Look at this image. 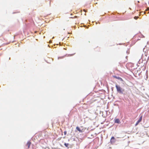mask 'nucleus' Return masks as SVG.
<instances>
[{
    "label": "nucleus",
    "instance_id": "nucleus-13",
    "mask_svg": "<svg viewBox=\"0 0 149 149\" xmlns=\"http://www.w3.org/2000/svg\"><path fill=\"white\" fill-rule=\"evenodd\" d=\"M147 10H149V8H148Z\"/></svg>",
    "mask_w": 149,
    "mask_h": 149
},
{
    "label": "nucleus",
    "instance_id": "nucleus-4",
    "mask_svg": "<svg viewBox=\"0 0 149 149\" xmlns=\"http://www.w3.org/2000/svg\"><path fill=\"white\" fill-rule=\"evenodd\" d=\"M114 122L115 123H118V124L120 123V121L118 119H115V120Z\"/></svg>",
    "mask_w": 149,
    "mask_h": 149
},
{
    "label": "nucleus",
    "instance_id": "nucleus-9",
    "mask_svg": "<svg viewBox=\"0 0 149 149\" xmlns=\"http://www.w3.org/2000/svg\"><path fill=\"white\" fill-rule=\"evenodd\" d=\"M138 17L136 16H135L134 17V19H137L138 18Z\"/></svg>",
    "mask_w": 149,
    "mask_h": 149
},
{
    "label": "nucleus",
    "instance_id": "nucleus-5",
    "mask_svg": "<svg viewBox=\"0 0 149 149\" xmlns=\"http://www.w3.org/2000/svg\"><path fill=\"white\" fill-rule=\"evenodd\" d=\"M76 129L78 131L80 132H83L82 130H81L80 128L78 127H76Z\"/></svg>",
    "mask_w": 149,
    "mask_h": 149
},
{
    "label": "nucleus",
    "instance_id": "nucleus-8",
    "mask_svg": "<svg viewBox=\"0 0 149 149\" xmlns=\"http://www.w3.org/2000/svg\"><path fill=\"white\" fill-rule=\"evenodd\" d=\"M64 145L67 148H68V146L69 145V144L68 143H64Z\"/></svg>",
    "mask_w": 149,
    "mask_h": 149
},
{
    "label": "nucleus",
    "instance_id": "nucleus-1",
    "mask_svg": "<svg viewBox=\"0 0 149 149\" xmlns=\"http://www.w3.org/2000/svg\"><path fill=\"white\" fill-rule=\"evenodd\" d=\"M116 88L117 91L120 93H123L124 91V89H122L119 86L117 85H116Z\"/></svg>",
    "mask_w": 149,
    "mask_h": 149
},
{
    "label": "nucleus",
    "instance_id": "nucleus-3",
    "mask_svg": "<svg viewBox=\"0 0 149 149\" xmlns=\"http://www.w3.org/2000/svg\"><path fill=\"white\" fill-rule=\"evenodd\" d=\"M113 77L114 78H115L116 79H117L118 80H119L121 81H123V79L122 78H121L119 77H117L116 76H113Z\"/></svg>",
    "mask_w": 149,
    "mask_h": 149
},
{
    "label": "nucleus",
    "instance_id": "nucleus-6",
    "mask_svg": "<svg viewBox=\"0 0 149 149\" xmlns=\"http://www.w3.org/2000/svg\"><path fill=\"white\" fill-rule=\"evenodd\" d=\"M31 144V142L30 141H28L26 144V146H28V148H29L30 147V146Z\"/></svg>",
    "mask_w": 149,
    "mask_h": 149
},
{
    "label": "nucleus",
    "instance_id": "nucleus-10",
    "mask_svg": "<svg viewBox=\"0 0 149 149\" xmlns=\"http://www.w3.org/2000/svg\"><path fill=\"white\" fill-rule=\"evenodd\" d=\"M64 135H66V133H67V132H66V131H64Z\"/></svg>",
    "mask_w": 149,
    "mask_h": 149
},
{
    "label": "nucleus",
    "instance_id": "nucleus-11",
    "mask_svg": "<svg viewBox=\"0 0 149 149\" xmlns=\"http://www.w3.org/2000/svg\"><path fill=\"white\" fill-rule=\"evenodd\" d=\"M139 123H138V122L137 121L135 125V126H136L137 125H138V124Z\"/></svg>",
    "mask_w": 149,
    "mask_h": 149
},
{
    "label": "nucleus",
    "instance_id": "nucleus-7",
    "mask_svg": "<svg viewBox=\"0 0 149 149\" xmlns=\"http://www.w3.org/2000/svg\"><path fill=\"white\" fill-rule=\"evenodd\" d=\"M142 115H141V117H140L139 119V120L137 121L138 123H139L140 122H141L142 120Z\"/></svg>",
    "mask_w": 149,
    "mask_h": 149
},
{
    "label": "nucleus",
    "instance_id": "nucleus-12",
    "mask_svg": "<svg viewBox=\"0 0 149 149\" xmlns=\"http://www.w3.org/2000/svg\"><path fill=\"white\" fill-rule=\"evenodd\" d=\"M83 11H84L85 12H86V10H85V9H84V10H83Z\"/></svg>",
    "mask_w": 149,
    "mask_h": 149
},
{
    "label": "nucleus",
    "instance_id": "nucleus-2",
    "mask_svg": "<svg viewBox=\"0 0 149 149\" xmlns=\"http://www.w3.org/2000/svg\"><path fill=\"white\" fill-rule=\"evenodd\" d=\"M115 141V138L113 136H112L111 139L110 140V142L111 143H114Z\"/></svg>",
    "mask_w": 149,
    "mask_h": 149
}]
</instances>
